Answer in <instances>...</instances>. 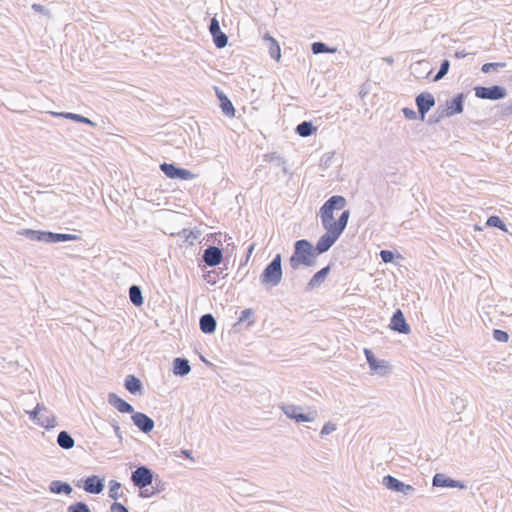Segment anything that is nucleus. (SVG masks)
Masks as SVG:
<instances>
[{
    "label": "nucleus",
    "instance_id": "1",
    "mask_svg": "<svg viewBox=\"0 0 512 512\" xmlns=\"http://www.w3.org/2000/svg\"><path fill=\"white\" fill-rule=\"evenodd\" d=\"M346 203L345 197L334 195L321 206L319 216L326 233L319 238L314 247L317 255L327 252L346 229L350 211L344 210L336 221L333 214L334 210L343 209Z\"/></svg>",
    "mask_w": 512,
    "mask_h": 512
},
{
    "label": "nucleus",
    "instance_id": "2",
    "mask_svg": "<svg viewBox=\"0 0 512 512\" xmlns=\"http://www.w3.org/2000/svg\"><path fill=\"white\" fill-rule=\"evenodd\" d=\"M317 253L313 245L306 239L297 240L294 243V251L289 259V265L293 270H297L300 265L307 267L315 265Z\"/></svg>",
    "mask_w": 512,
    "mask_h": 512
},
{
    "label": "nucleus",
    "instance_id": "3",
    "mask_svg": "<svg viewBox=\"0 0 512 512\" xmlns=\"http://www.w3.org/2000/svg\"><path fill=\"white\" fill-rule=\"evenodd\" d=\"M282 258L281 254L275 255L272 261L264 268L260 275V283L266 288L270 289L278 286L281 283L282 271Z\"/></svg>",
    "mask_w": 512,
    "mask_h": 512
},
{
    "label": "nucleus",
    "instance_id": "4",
    "mask_svg": "<svg viewBox=\"0 0 512 512\" xmlns=\"http://www.w3.org/2000/svg\"><path fill=\"white\" fill-rule=\"evenodd\" d=\"M154 478L153 471L145 466H139L131 473V482L139 489L147 488L152 484Z\"/></svg>",
    "mask_w": 512,
    "mask_h": 512
},
{
    "label": "nucleus",
    "instance_id": "5",
    "mask_svg": "<svg viewBox=\"0 0 512 512\" xmlns=\"http://www.w3.org/2000/svg\"><path fill=\"white\" fill-rule=\"evenodd\" d=\"M279 408L288 418L295 420L297 423L312 422L315 419V414L303 413V408L301 406L294 404H282Z\"/></svg>",
    "mask_w": 512,
    "mask_h": 512
},
{
    "label": "nucleus",
    "instance_id": "6",
    "mask_svg": "<svg viewBox=\"0 0 512 512\" xmlns=\"http://www.w3.org/2000/svg\"><path fill=\"white\" fill-rule=\"evenodd\" d=\"M475 96L480 99L499 100L506 96V89L502 86H477L474 88Z\"/></svg>",
    "mask_w": 512,
    "mask_h": 512
},
{
    "label": "nucleus",
    "instance_id": "7",
    "mask_svg": "<svg viewBox=\"0 0 512 512\" xmlns=\"http://www.w3.org/2000/svg\"><path fill=\"white\" fill-rule=\"evenodd\" d=\"M160 170L170 179L191 180L195 177L191 171L177 167L173 163H162Z\"/></svg>",
    "mask_w": 512,
    "mask_h": 512
},
{
    "label": "nucleus",
    "instance_id": "8",
    "mask_svg": "<svg viewBox=\"0 0 512 512\" xmlns=\"http://www.w3.org/2000/svg\"><path fill=\"white\" fill-rule=\"evenodd\" d=\"M465 95L459 93L453 99L447 100L444 108H441L440 118L451 117L460 114L464 109Z\"/></svg>",
    "mask_w": 512,
    "mask_h": 512
},
{
    "label": "nucleus",
    "instance_id": "9",
    "mask_svg": "<svg viewBox=\"0 0 512 512\" xmlns=\"http://www.w3.org/2000/svg\"><path fill=\"white\" fill-rule=\"evenodd\" d=\"M382 484L391 491L399 492L405 496H410L415 492V488L412 485L405 484L397 478L387 475L383 477Z\"/></svg>",
    "mask_w": 512,
    "mask_h": 512
},
{
    "label": "nucleus",
    "instance_id": "10",
    "mask_svg": "<svg viewBox=\"0 0 512 512\" xmlns=\"http://www.w3.org/2000/svg\"><path fill=\"white\" fill-rule=\"evenodd\" d=\"M415 102L421 120H424L428 111L435 105V98L429 92H422L416 97Z\"/></svg>",
    "mask_w": 512,
    "mask_h": 512
},
{
    "label": "nucleus",
    "instance_id": "11",
    "mask_svg": "<svg viewBox=\"0 0 512 512\" xmlns=\"http://www.w3.org/2000/svg\"><path fill=\"white\" fill-rule=\"evenodd\" d=\"M202 260L209 267L219 265L223 260L222 249L216 246H208L203 252Z\"/></svg>",
    "mask_w": 512,
    "mask_h": 512
},
{
    "label": "nucleus",
    "instance_id": "12",
    "mask_svg": "<svg viewBox=\"0 0 512 512\" xmlns=\"http://www.w3.org/2000/svg\"><path fill=\"white\" fill-rule=\"evenodd\" d=\"M131 418L134 425L143 433L148 434L154 429V420L142 412H134Z\"/></svg>",
    "mask_w": 512,
    "mask_h": 512
},
{
    "label": "nucleus",
    "instance_id": "13",
    "mask_svg": "<svg viewBox=\"0 0 512 512\" xmlns=\"http://www.w3.org/2000/svg\"><path fill=\"white\" fill-rule=\"evenodd\" d=\"M389 327L398 333L408 334L410 332V326L407 324L403 312L397 309L391 318Z\"/></svg>",
    "mask_w": 512,
    "mask_h": 512
},
{
    "label": "nucleus",
    "instance_id": "14",
    "mask_svg": "<svg viewBox=\"0 0 512 512\" xmlns=\"http://www.w3.org/2000/svg\"><path fill=\"white\" fill-rule=\"evenodd\" d=\"M104 478L92 475L83 480V489L90 494H100L104 489Z\"/></svg>",
    "mask_w": 512,
    "mask_h": 512
},
{
    "label": "nucleus",
    "instance_id": "15",
    "mask_svg": "<svg viewBox=\"0 0 512 512\" xmlns=\"http://www.w3.org/2000/svg\"><path fill=\"white\" fill-rule=\"evenodd\" d=\"M364 353L371 371L379 375H384L387 373L388 366L386 361L377 360L373 352L369 349H364Z\"/></svg>",
    "mask_w": 512,
    "mask_h": 512
},
{
    "label": "nucleus",
    "instance_id": "16",
    "mask_svg": "<svg viewBox=\"0 0 512 512\" xmlns=\"http://www.w3.org/2000/svg\"><path fill=\"white\" fill-rule=\"evenodd\" d=\"M432 484L435 487H448V488H461L463 489L465 485L461 481L454 480L450 477H447L445 474L436 473L432 479Z\"/></svg>",
    "mask_w": 512,
    "mask_h": 512
},
{
    "label": "nucleus",
    "instance_id": "17",
    "mask_svg": "<svg viewBox=\"0 0 512 512\" xmlns=\"http://www.w3.org/2000/svg\"><path fill=\"white\" fill-rule=\"evenodd\" d=\"M108 403L116 408L120 413H134L133 406L115 393L108 394Z\"/></svg>",
    "mask_w": 512,
    "mask_h": 512
},
{
    "label": "nucleus",
    "instance_id": "18",
    "mask_svg": "<svg viewBox=\"0 0 512 512\" xmlns=\"http://www.w3.org/2000/svg\"><path fill=\"white\" fill-rule=\"evenodd\" d=\"M330 273V266H326L324 268H322L321 270H319L318 272H316L312 278L309 280L307 286H306V290L307 291H311L317 287H319L326 279V277L328 276V274Z\"/></svg>",
    "mask_w": 512,
    "mask_h": 512
},
{
    "label": "nucleus",
    "instance_id": "19",
    "mask_svg": "<svg viewBox=\"0 0 512 512\" xmlns=\"http://www.w3.org/2000/svg\"><path fill=\"white\" fill-rule=\"evenodd\" d=\"M216 325V319L212 314L207 313L200 317L199 326L203 333L212 334L216 330Z\"/></svg>",
    "mask_w": 512,
    "mask_h": 512
},
{
    "label": "nucleus",
    "instance_id": "20",
    "mask_svg": "<svg viewBox=\"0 0 512 512\" xmlns=\"http://www.w3.org/2000/svg\"><path fill=\"white\" fill-rule=\"evenodd\" d=\"M216 94L220 101V107L222 109V112L226 116L233 117L235 115V108L230 99L218 88H216Z\"/></svg>",
    "mask_w": 512,
    "mask_h": 512
},
{
    "label": "nucleus",
    "instance_id": "21",
    "mask_svg": "<svg viewBox=\"0 0 512 512\" xmlns=\"http://www.w3.org/2000/svg\"><path fill=\"white\" fill-rule=\"evenodd\" d=\"M191 367L186 358L177 357L173 361V373L176 376H185L189 374Z\"/></svg>",
    "mask_w": 512,
    "mask_h": 512
},
{
    "label": "nucleus",
    "instance_id": "22",
    "mask_svg": "<svg viewBox=\"0 0 512 512\" xmlns=\"http://www.w3.org/2000/svg\"><path fill=\"white\" fill-rule=\"evenodd\" d=\"M49 491L53 494H66L69 495L72 493L73 489L71 485L67 482L60 480H53L49 484Z\"/></svg>",
    "mask_w": 512,
    "mask_h": 512
},
{
    "label": "nucleus",
    "instance_id": "23",
    "mask_svg": "<svg viewBox=\"0 0 512 512\" xmlns=\"http://www.w3.org/2000/svg\"><path fill=\"white\" fill-rule=\"evenodd\" d=\"M37 424L46 428H54L56 425V418L46 407L45 410L40 412Z\"/></svg>",
    "mask_w": 512,
    "mask_h": 512
},
{
    "label": "nucleus",
    "instance_id": "24",
    "mask_svg": "<svg viewBox=\"0 0 512 512\" xmlns=\"http://www.w3.org/2000/svg\"><path fill=\"white\" fill-rule=\"evenodd\" d=\"M48 243L66 242V241H77L80 239L78 235L66 234V233H54L48 231Z\"/></svg>",
    "mask_w": 512,
    "mask_h": 512
},
{
    "label": "nucleus",
    "instance_id": "25",
    "mask_svg": "<svg viewBox=\"0 0 512 512\" xmlns=\"http://www.w3.org/2000/svg\"><path fill=\"white\" fill-rule=\"evenodd\" d=\"M317 128L310 121H303L296 126L295 132L301 137H309L316 132Z\"/></svg>",
    "mask_w": 512,
    "mask_h": 512
},
{
    "label": "nucleus",
    "instance_id": "26",
    "mask_svg": "<svg viewBox=\"0 0 512 512\" xmlns=\"http://www.w3.org/2000/svg\"><path fill=\"white\" fill-rule=\"evenodd\" d=\"M57 444L61 448L69 450L74 447L75 441L67 431H61L57 436Z\"/></svg>",
    "mask_w": 512,
    "mask_h": 512
},
{
    "label": "nucleus",
    "instance_id": "27",
    "mask_svg": "<svg viewBox=\"0 0 512 512\" xmlns=\"http://www.w3.org/2000/svg\"><path fill=\"white\" fill-rule=\"evenodd\" d=\"M124 386L132 394H136L142 389V383L140 379L134 375H129L126 377Z\"/></svg>",
    "mask_w": 512,
    "mask_h": 512
},
{
    "label": "nucleus",
    "instance_id": "28",
    "mask_svg": "<svg viewBox=\"0 0 512 512\" xmlns=\"http://www.w3.org/2000/svg\"><path fill=\"white\" fill-rule=\"evenodd\" d=\"M129 298L133 305L139 307L143 304L144 299L142 295V290L138 285H132L129 288Z\"/></svg>",
    "mask_w": 512,
    "mask_h": 512
},
{
    "label": "nucleus",
    "instance_id": "29",
    "mask_svg": "<svg viewBox=\"0 0 512 512\" xmlns=\"http://www.w3.org/2000/svg\"><path fill=\"white\" fill-rule=\"evenodd\" d=\"M264 39L270 42L269 54L271 58L275 59L276 61H279L281 58V49L278 42L269 35L265 36Z\"/></svg>",
    "mask_w": 512,
    "mask_h": 512
},
{
    "label": "nucleus",
    "instance_id": "30",
    "mask_svg": "<svg viewBox=\"0 0 512 512\" xmlns=\"http://www.w3.org/2000/svg\"><path fill=\"white\" fill-rule=\"evenodd\" d=\"M180 235L182 237L185 238V240L190 244L192 245L194 243L195 240H197L200 235H201V232L197 229L195 230H189V229H183L181 232H180Z\"/></svg>",
    "mask_w": 512,
    "mask_h": 512
},
{
    "label": "nucleus",
    "instance_id": "31",
    "mask_svg": "<svg viewBox=\"0 0 512 512\" xmlns=\"http://www.w3.org/2000/svg\"><path fill=\"white\" fill-rule=\"evenodd\" d=\"M239 322H247V326H252L255 323L254 311L251 308L242 310Z\"/></svg>",
    "mask_w": 512,
    "mask_h": 512
},
{
    "label": "nucleus",
    "instance_id": "32",
    "mask_svg": "<svg viewBox=\"0 0 512 512\" xmlns=\"http://www.w3.org/2000/svg\"><path fill=\"white\" fill-rule=\"evenodd\" d=\"M311 50L314 54L334 53L336 51L335 48H330L323 42H314L311 46Z\"/></svg>",
    "mask_w": 512,
    "mask_h": 512
},
{
    "label": "nucleus",
    "instance_id": "33",
    "mask_svg": "<svg viewBox=\"0 0 512 512\" xmlns=\"http://www.w3.org/2000/svg\"><path fill=\"white\" fill-rule=\"evenodd\" d=\"M213 42L217 48H224L228 43V37L222 31H219L212 35Z\"/></svg>",
    "mask_w": 512,
    "mask_h": 512
},
{
    "label": "nucleus",
    "instance_id": "34",
    "mask_svg": "<svg viewBox=\"0 0 512 512\" xmlns=\"http://www.w3.org/2000/svg\"><path fill=\"white\" fill-rule=\"evenodd\" d=\"M121 488V483L116 480H111L109 482V497L113 500L117 501L120 498V494L118 493Z\"/></svg>",
    "mask_w": 512,
    "mask_h": 512
},
{
    "label": "nucleus",
    "instance_id": "35",
    "mask_svg": "<svg viewBox=\"0 0 512 512\" xmlns=\"http://www.w3.org/2000/svg\"><path fill=\"white\" fill-rule=\"evenodd\" d=\"M486 224L489 227H496V228H499L502 231H507L506 225L504 224V222L498 216H490L487 219Z\"/></svg>",
    "mask_w": 512,
    "mask_h": 512
},
{
    "label": "nucleus",
    "instance_id": "36",
    "mask_svg": "<svg viewBox=\"0 0 512 512\" xmlns=\"http://www.w3.org/2000/svg\"><path fill=\"white\" fill-rule=\"evenodd\" d=\"M67 512H91V510L85 502L79 501L68 506Z\"/></svg>",
    "mask_w": 512,
    "mask_h": 512
},
{
    "label": "nucleus",
    "instance_id": "37",
    "mask_svg": "<svg viewBox=\"0 0 512 512\" xmlns=\"http://www.w3.org/2000/svg\"><path fill=\"white\" fill-rule=\"evenodd\" d=\"M450 62L448 60H443L440 64V68L437 72V74L434 77V81H438L442 79L449 71Z\"/></svg>",
    "mask_w": 512,
    "mask_h": 512
},
{
    "label": "nucleus",
    "instance_id": "38",
    "mask_svg": "<svg viewBox=\"0 0 512 512\" xmlns=\"http://www.w3.org/2000/svg\"><path fill=\"white\" fill-rule=\"evenodd\" d=\"M265 161H268V162H273L275 163L277 166H280V165H284L285 164V160L283 159L282 156H280L278 153L276 152H272V153H268L265 155Z\"/></svg>",
    "mask_w": 512,
    "mask_h": 512
},
{
    "label": "nucleus",
    "instance_id": "39",
    "mask_svg": "<svg viewBox=\"0 0 512 512\" xmlns=\"http://www.w3.org/2000/svg\"><path fill=\"white\" fill-rule=\"evenodd\" d=\"M50 114L53 117H61V118L75 121V122H77V120H79L78 119L79 114H75V113H71V112H50Z\"/></svg>",
    "mask_w": 512,
    "mask_h": 512
},
{
    "label": "nucleus",
    "instance_id": "40",
    "mask_svg": "<svg viewBox=\"0 0 512 512\" xmlns=\"http://www.w3.org/2000/svg\"><path fill=\"white\" fill-rule=\"evenodd\" d=\"M493 338L498 342H507L509 339V335L506 331L500 329L493 330Z\"/></svg>",
    "mask_w": 512,
    "mask_h": 512
},
{
    "label": "nucleus",
    "instance_id": "41",
    "mask_svg": "<svg viewBox=\"0 0 512 512\" xmlns=\"http://www.w3.org/2000/svg\"><path fill=\"white\" fill-rule=\"evenodd\" d=\"M505 63H485L482 65L481 71L483 73H489L492 70H497L499 67H504Z\"/></svg>",
    "mask_w": 512,
    "mask_h": 512
},
{
    "label": "nucleus",
    "instance_id": "42",
    "mask_svg": "<svg viewBox=\"0 0 512 512\" xmlns=\"http://www.w3.org/2000/svg\"><path fill=\"white\" fill-rule=\"evenodd\" d=\"M43 410H45V406L41 405V404H37L36 407L31 412H29L30 419H32L34 422L37 423L39 414Z\"/></svg>",
    "mask_w": 512,
    "mask_h": 512
},
{
    "label": "nucleus",
    "instance_id": "43",
    "mask_svg": "<svg viewBox=\"0 0 512 512\" xmlns=\"http://www.w3.org/2000/svg\"><path fill=\"white\" fill-rule=\"evenodd\" d=\"M21 235L25 236L26 238L32 240V241H37L38 239V230H32V229H23L21 232H20Z\"/></svg>",
    "mask_w": 512,
    "mask_h": 512
},
{
    "label": "nucleus",
    "instance_id": "44",
    "mask_svg": "<svg viewBox=\"0 0 512 512\" xmlns=\"http://www.w3.org/2000/svg\"><path fill=\"white\" fill-rule=\"evenodd\" d=\"M380 257L384 263H391L394 260V253L390 250H381Z\"/></svg>",
    "mask_w": 512,
    "mask_h": 512
},
{
    "label": "nucleus",
    "instance_id": "45",
    "mask_svg": "<svg viewBox=\"0 0 512 512\" xmlns=\"http://www.w3.org/2000/svg\"><path fill=\"white\" fill-rule=\"evenodd\" d=\"M335 430H336V425L334 423H332V422H327L322 427L320 434L322 436L328 435V434L332 433Z\"/></svg>",
    "mask_w": 512,
    "mask_h": 512
},
{
    "label": "nucleus",
    "instance_id": "46",
    "mask_svg": "<svg viewBox=\"0 0 512 512\" xmlns=\"http://www.w3.org/2000/svg\"><path fill=\"white\" fill-rule=\"evenodd\" d=\"M209 31H210L211 35L221 31L219 21L216 19V17H213L210 20Z\"/></svg>",
    "mask_w": 512,
    "mask_h": 512
},
{
    "label": "nucleus",
    "instance_id": "47",
    "mask_svg": "<svg viewBox=\"0 0 512 512\" xmlns=\"http://www.w3.org/2000/svg\"><path fill=\"white\" fill-rule=\"evenodd\" d=\"M110 512H129V510L122 503L115 501L110 507Z\"/></svg>",
    "mask_w": 512,
    "mask_h": 512
},
{
    "label": "nucleus",
    "instance_id": "48",
    "mask_svg": "<svg viewBox=\"0 0 512 512\" xmlns=\"http://www.w3.org/2000/svg\"><path fill=\"white\" fill-rule=\"evenodd\" d=\"M402 112L408 120H415L417 118V113L411 108L405 107L402 109Z\"/></svg>",
    "mask_w": 512,
    "mask_h": 512
},
{
    "label": "nucleus",
    "instance_id": "49",
    "mask_svg": "<svg viewBox=\"0 0 512 512\" xmlns=\"http://www.w3.org/2000/svg\"><path fill=\"white\" fill-rule=\"evenodd\" d=\"M111 425H112L113 430H114V432H115V434H116V436H117V438L119 440V443L121 444L122 441H123V436H122V433H121V430H120V427H119L118 423L115 420H113L111 422Z\"/></svg>",
    "mask_w": 512,
    "mask_h": 512
},
{
    "label": "nucleus",
    "instance_id": "50",
    "mask_svg": "<svg viewBox=\"0 0 512 512\" xmlns=\"http://www.w3.org/2000/svg\"><path fill=\"white\" fill-rule=\"evenodd\" d=\"M48 231H39L38 230V239L37 241L38 242H44V243H48Z\"/></svg>",
    "mask_w": 512,
    "mask_h": 512
},
{
    "label": "nucleus",
    "instance_id": "51",
    "mask_svg": "<svg viewBox=\"0 0 512 512\" xmlns=\"http://www.w3.org/2000/svg\"><path fill=\"white\" fill-rule=\"evenodd\" d=\"M78 119H79V120H77V122L84 123V124H88V125L93 126V127H95V126H96V123H95V122L91 121L89 118L84 117V116H82V115H80V114H79V116H78Z\"/></svg>",
    "mask_w": 512,
    "mask_h": 512
},
{
    "label": "nucleus",
    "instance_id": "52",
    "mask_svg": "<svg viewBox=\"0 0 512 512\" xmlns=\"http://www.w3.org/2000/svg\"><path fill=\"white\" fill-rule=\"evenodd\" d=\"M32 9L35 11V12H38V13H42V14H45L47 12V9L41 5V4H32Z\"/></svg>",
    "mask_w": 512,
    "mask_h": 512
},
{
    "label": "nucleus",
    "instance_id": "53",
    "mask_svg": "<svg viewBox=\"0 0 512 512\" xmlns=\"http://www.w3.org/2000/svg\"><path fill=\"white\" fill-rule=\"evenodd\" d=\"M205 279H206L209 283L214 284V283L216 282V272H215V271H210V272H208V274L205 276Z\"/></svg>",
    "mask_w": 512,
    "mask_h": 512
},
{
    "label": "nucleus",
    "instance_id": "54",
    "mask_svg": "<svg viewBox=\"0 0 512 512\" xmlns=\"http://www.w3.org/2000/svg\"><path fill=\"white\" fill-rule=\"evenodd\" d=\"M155 494L154 491L150 492L148 489L144 488L140 490L139 496L142 498H149Z\"/></svg>",
    "mask_w": 512,
    "mask_h": 512
},
{
    "label": "nucleus",
    "instance_id": "55",
    "mask_svg": "<svg viewBox=\"0 0 512 512\" xmlns=\"http://www.w3.org/2000/svg\"><path fill=\"white\" fill-rule=\"evenodd\" d=\"M468 55V53L465 50H457L455 52V57L458 59L465 58Z\"/></svg>",
    "mask_w": 512,
    "mask_h": 512
},
{
    "label": "nucleus",
    "instance_id": "56",
    "mask_svg": "<svg viewBox=\"0 0 512 512\" xmlns=\"http://www.w3.org/2000/svg\"><path fill=\"white\" fill-rule=\"evenodd\" d=\"M440 111H441V107H438V110H437V113L440 114ZM442 118H440V115H438L437 117H433L431 116L429 118V123H437L441 120Z\"/></svg>",
    "mask_w": 512,
    "mask_h": 512
},
{
    "label": "nucleus",
    "instance_id": "57",
    "mask_svg": "<svg viewBox=\"0 0 512 512\" xmlns=\"http://www.w3.org/2000/svg\"><path fill=\"white\" fill-rule=\"evenodd\" d=\"M512 114V104L503 108L502 115L509 116Z\"/></svg>",
    "mask_w": 512,
    "mask_h": 512
},
{
    "label": "nucleus",
    "instance_id": "58",
    "mask_svg": "<svg viewBox=\"0 0 512 512\" xmlns=\"http://www.w3.org/2000/svg\"><path fill=\"white\" fill-rule=\"evenodd\" d=\"M183 454L187 457V458H191V452L188 451V450H184L183 451Z\"/></svg>",
    "mask_w": 512,
    "mask_h": 512
},
{
    "label": "nucleus",
    "instance_id": "59",
    "mask_svg": "<svg viewBox=\"0 0 512 512\" xmlns=\"http://www.w3.org/2000/svg\"><path fill=\"white\" fill-rule=\"evenodd\" d=\"M385 60L388 62V63H392L393 62V58L392 57H387L385 58Z\"/></svg>",
    "mask_w": 512,
    "mask_h": 512
}]
</instances>
